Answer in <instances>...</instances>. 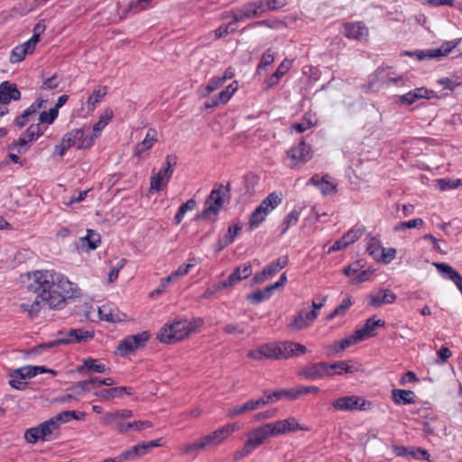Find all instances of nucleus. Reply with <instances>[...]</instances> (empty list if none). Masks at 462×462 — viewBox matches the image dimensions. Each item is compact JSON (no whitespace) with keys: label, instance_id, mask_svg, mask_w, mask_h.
Here are the masks:
<instances>
[{"label":"nucleus","instance_id":"36","mask_svg":"<svg viewBox=\"0 0 462 462\" xmlns=\"http://www.w3.org/2000/svg\"><path fill=\"white\" fill-rule=\"evenodd\" d=\"M252 273V264L247 262L238 266L229 276L226 286H235L243 279L249 277Z\"/></svg>","mask_w":462,"mask_h":462},{"label":"nucleus","instance_id":"29","mask_svg":"<svg viewBox=\"0 0 462 462\" xmlns=\"http://www.w3.org/2000/svg\"><path fill=\"white\" fill-rule=\"evenodd\" d=\"M109 370L110 369L106 367L105 364L92 357L83 359V365L78 368V372L81 374H88L90 372L104 374Z\"/></svg>","mask_w":462,"mask_h":462},{"label":"nucleus","instance_id":"26","mask_svg":"<svg viewBox=\"0 0 462 462\" xmlns=\"http://www.w3.org/2000/svg\"><path fill=\"white\" fill-rule=\"evenodd\" d=\"M309 183L316 186L324 196L334 192L337 187L336 181L328 175L316 174L311 177Z\"/></svg>","mask_w":462,"mask_h":462},{"label":"nucleus","instance_id":"59","mask_svg":"<svg viewBox=\"0 0 462 462\" xmlns=\"http://www.w3.org/2000/svg\"><path fill=\"white\" fill-rule=\"evenodd\" d=\"M352 305V301L350 298H346L342 300V302L331 312L327 316V320H331L335 317L338 315L344 314Z\"/></svg>","mask_w":462,"mask_h":462},{"label":"nucleus","instance_id":"25","mask_svg":"<svg viewBox=\"0 0 462 462\" xmlns=\"http://www.w3.org/2000/svg\"><path fill=\"white\" fill-rule=\"evenodd\" d=\"M442 278L450 280L457 287L462 289V276L449 264L445 263H433Z\"/></svg>","mask_w":462,"mask_h":462},{"label":"nucleus","instance_id":"1","mask_svg":"<svg viewBox=\"0 0 462 462\" xmlns=\"http://www.w3.org/2000/svg\"><path fill=\"white\" fill-rule=\"evenodd\" d=\"M204 324L201 318L191 319H176L171 324H165L157 334V339L161 343L172 344L189 337L196 332Z\"/></svg>","mask_w":462,"mask_h":462},{"label":"nucleus","instance_id":"57","mask_svg":"<svg viewBox=\"0 0 462 462\" xmlns=\"http://www.w3.org/2000/svg\"><path fill=\"white\" fill-rule=\"evenodd\" d=\"M40 124L31 125L23 134L30 141L37 140L43 134Z\"/></svg>","mask_w":462,"mask_h":462},{"label":"nucleus","instance_id":"42","mask_svg":"<svg viewBox=\"0 0 462 462\" xmlns=\"http://www.w3.org/2000/svg\"><path fill=\"white\" fill-rule=\"evenodd\" d=\"M114 113L111 109H106L99 117L98 121L94 125L91 134L97 139L99 137L103 129L107 125L113 118Z\"/></svg>","mask_w":462,"mask_h":462},{"label":"nucleus","instance_id":"56","mask_svg":"<svg viewBox=\"0 0 462 462\" xmlns=\"http://www.w3.org/2000/svg\"><path fill=\"white\" fill-rule=\"evenodd\" d=\"M254 411L253 409V403H251V401H247L243 405H236L232 408H230L227 411V415L231 418L236 417L238 415H241L243 413H245L247 411Z\"/></svg>","mask_w":462,"mask_h":462},{"label":"nucleus","instance_id":"20","mask_svg":"<svg viewBox=\"0 0 462 462\" xmlns=\"http://www.w3.org/2000/svg\"><path fill=\"white\" fill-rule=\"evenodd\" d=\"M278 343H268L248 352L247 356L254 360H278Z\"/></svg>","mask_w":462,"mask_h":462},{"label":"nucleus","instance_id":"44","mask_svg":"<svg viewBox=\"0 0 462 462\" xmlns=\"http://www.w3.org/2000/svg\"><path fill=\"white\" fill-rule=\"evenodd\" d=\"M206 448V444L203 441V438L201 437L200 439L183 446L181 448V452L187 455H196Z\"/></svg>","mask_w":462,"mask_h":462},{"label":"nucleus","instance_id":"5","mask_svg":"<svg viewBox=\"0 0 462 462\" xmlns=\"http://www.w3.org/2000/svg\"><path fill=\"white\" fill-rule=\"evenodd\" d=\"M281 202L282 196L280 194L276 192L270 193L252 213L249 221L250 227H257Z\"/></svg>","mask_w":462,"mask_h":462},{"label":"nucleus","instance_id":"64","mask_svg":"<svg viewBox=\"0 0 462 462\" xmlns=\"http://www.w3.org/2000/svg\"><path fill=\"white\" fill-rule=\"evenodd\" d=\"M395 257L396 249L393 247H383L378 262L387 264L390 263L393 260H394Z\"/></svg>","mask_w":462,"mask_h":462},{"label":"nucleus","instance_id":"37","mask_svg":"<svg viewBox=\"0 0 462 462\" xmlns=\"http://www.w3.org/2000/svg\"><path fill=\"white\" fill-rule=\"evenodd\" d=\"M35 49V45L30 41L16 46L11 52L9 60L12 63L22 61L28 53H32Z\"/></svg>","mask_w":462,"mask_h":462},{"label":"nucleus","instance_id":"60","mask_svg":"<svg viewBox=\"0 0 462 462\" xmlns=\"http://www.w3.org/2000/svg\"><path fill=\"white\" fill-rule=\"evenodd\" d=\"M365 265L362 260L356 261L349 264L347 267L344 268V273L349 277L352 281L354 280V276H356L363 269Z\"/></svg>","mask_w":462,"mask_h":462},{"label":"nucleus","instance_id":"46","mask_svg":"<svg viewBox=\"0 0 462 462\" xmlns=\"http://www.w3.org/2000/svg\"><path fill=\"white\" fill-rule=\"evenodd\" d=\"M273 291H255L246 296V300L253 304H259L269 300L273 295Z\"/></svg>","mask_w":462,"mask_h":462},{"label":"nucleus","instance_id":"12","mask_svg":"<svg viewBox=\"0 0 462 462\" xmlns=\"http://www.w3.org/2000/svg\"><path fill=\"white\" fill-rule=\"evenodd\" d=\"M461 39L457 38L452 41L444 42L439 48L416 51V59L423 60L426 59H438L448 55L459 43Z\"/></svg>","mask_w":462,"mask_h":462},{"label":"nucleus","instance_id":"15","mask_svg":"<svg viewBox=\"0 0 462 462\" xmlns=\"http://www.w3.org/2000/svg\"><path fill=\"white\" fill-rule=\"evenodd\" d=\"M57 336L59 337V342H61L62 345H69L90 340L94 337L95 333L84 328H72L67 333L59 331Z\"/></svg>","mask_w":462,"mask_h":462},{"label":"nucleus","instance_id":"9","mask_svg":"<svg viewBox=\"0 0 462 462\" xmlns=\"http://www.w3.org/2000/svg\"><path fill=\"white\" fill-rule=\"evenodd\" d=\"M291 161L290 167L296 168L307 163L313 156L311 147L304 141L291 146L286 152Z\"/></svg>","mask_w":462,"mask_h":462},{"label":"nucleus","instance_id":"10","mask_svg":"<svg viewBox=\"0 0 462 462\" xmlns=\"http://www.w3.org/2000/svg\"><path fill=\"white\" fill-rule=\"evenodd\" d=\"M134 413L131 410L121 409L112 412H107L102 417L105 425L111 427L114 430L120 434H125V427L127 420L132 418Z\"/></svg>","mask_w":462,"mask_h":462},{"label":"nucleus","instance_id":"24","mask_svg":"<svg viewBox=\"0 0 462 462\" xmlns=\"http://www.w3.org/2000/svg\"><path fill=\"white\" fill-rule=\"evenodd\" d=\"M238 88L237 81H233L224 90L213 97L210 101L205 104L206 108H213L221 104H226Z\"/></svg>","mask_w":462,"mask_h":462},{"label":"nucleus","instance_id":"47","mask_svg":"<svg viewBox=\"0 0 462 462\" xmlns=\"http://www.w3.org/2000/svg\"><path fill=\"white\" fill-rule=\"evenodd\" d=\"M98 316L101 320L113 323L120 321L118 314L114 313V311L108 306L106 305H103L98 308Z\"/></svg>","mask_w":462,"mask_h":462},{"label":"nucleus","instance_id":"34","mask_svg":"<svg viewBox=\"0 0 462 462\" xmlns=\"http://www.w3.org/2000/svg\"><path fill=\"white\" fill-rule=\"evenodd\" d=\"M171 178V176L170 171L160 169L159 171L152 175L150 179V190H162L166 187Z\"/></svg>","mask_w":462,"mask_h":462},{"label":"nucleus","instance_id":"2","mask_svg":"<svg viewBox=\"0 0 462 462\" xmlns=\"http://www.w3.org/2000/svg\"><path fill=\"white\" fill-rule=\"evenodd\" d=\"M21 283L27 289H65L72 283L61 273L53 270H37L22 274Z\"/></svg>","mask_w":462,"mask_h":462},{"label":"nucleus","instance_id":"41","mask_svg":"<svg viewBox=\"0 0 462 462\" xmlns=\"http://www.w3.org/2000/svg\"><path fill=\"white\" fill-rule=\"evenodd\" d=\"M157 142V132L154 129H149L144 139L136 145L135 154L140 155L148 151Z\"/></svg>","mask_w":462,"mask_h":462},{"label":"nucleus","instance_id":"48","mask_svg":"<svg viewBox=\"0 0 462 462\" xmlns=\"http://www.w3.org/2000/svg\"><path fill=\"white\" fill-rule=\"evenodd\" d=\"M196 207V201L193 199H188L185 203H183L180 208L175 215L174 220L177 225L180 224L182 221L185 214L188 211L193 210Z\"/></svg>","mask_w":462,"mask_h":462},{"label":"nucleus","instance_id":"6","mask_svg":"<svg viewBox=\"0 0 462 462\" xmlns=\"http://www.w3.org/2000/svg\"><path fill=\"white\" fill-rule=\"evenodd\" d=\"M327 297L315 298L312 300V310H300L289 324V328L292 331H300L308 328L318 317V310L321 309Z\"/></svg>","mask_w":462,"mask_h":462},{"label":"nucleus","instance_id":"43","mask_svg":"<svg viewBox=\"0 0 462 462\" xmlns=\"http://www.w3.org/2000/svg\"><path fill=\"white\" fill-rule=\"evenodd\" d=\"M194 266L193 263H186L181 266H180L176 271H174L171 275H169L167 278L164 279L162 285L163 287L171 284L173 281L177 280L180 277H182L186 275L189 269Z\"/></svg>","mask_w":462,"mask_h":462},{"label":"nucleus","instance_id":"11","mask_svg":"<svg viewBox=\"0 0 462 462\" xmlns=\"http://www.w3.org/2000/svg\"><path fill=\"white\" fill-rule=\"evenodd\" d=\"M299 376L308 381H318L327 376H333L327 362L313 363L303 366L298 373Z\"/></svg>","mask_w":462,"mask_h":462},{"label":"nucleus","instance_id":"28","mask_svg":"<svg viewBox=\"0 0 462 462\" xmlns=\"http://www.w3.org/2000/svg\"><path fill=\"white\" fill-rule=\"evenodd\" d=\"M344 34L348 39L360 41L368 35V29L361 22L347 23L344 25Z\"/></svg>","mask_w":462,"mask_h":462},{"label":"nucleus","instance_id":"62","mask_svg":"<svg viewBox=\"0 0 462 462\" xmlns=\"http://www.w3.org/2000/svg\"><path fill=\"white\" fill-rule=\"evenodd\" d=\"M422 225H423V220L421 218H414V219H411V220L406 221V222L398 223L394 226V230L399 232V231H402V230H404L406 228L420 227Z\"/></svg>","mask_w":462,"mask_h":462},{"label":"nucleus","instance_id":"61","mask_svg":"<svg viewBox=\"0 0 462 462\" xmlns=\"http://www.w3.org/2000/svg\"><path fill=\"white\" fill-rule=\"evenodd\" d=\"M57 108H51L49 111H43L39 116V123L51 125L58 117Z\"/></svg>","mask_w":462,"mask_h":462},{"label":"nucleus","instance_id":"31","mask_svg":"<svg viewBox=\"0 0 462 462\" xmlns=\"http://www.w3.org/2000/svg\"><path fill=\"white\" fill-rule=\"evenodd\" d=\"M124 394H133V389L127 386L112 387L102 389L95 393V395L102 400L108 401L114 398L122 397Z\"/></svg>","mask_w":462,"mask_h":462},{"label":"nucleus","instance_id":"58","mask_svg":"<svg viewBox=\"0 0 462 462\" xmlns=\"http://www.w3.org/2000/svg\"><path fill=\"white\" fill-rule=\"evenodd\" d=\"M352 305V301L350 298H346L342 300V302L331 312L327 316V320H331L335 317L338 315L344 314Z\"/></svg>","mask_w":462,"mask_h":462},{"label":"nucleus","instance_id":"3","mask_svg":"<svg viewBox=\"0 0 462 462\" xmlns=\"http://www.w3.org/2000/svg\"><path fill=\"white\" fill-rule=\"evenodd\" d=\"M59 426L52 417L36 427L30 428L24 432V439L28 443L34 444L38 440L51 441L59 435Z\"/></svg>","mask_w":462,"mask_h":462},{"label":"nucleus","instance_id":"38","mask_svg":"<svg viewBox=\"0 0 462 462\" xmlns=\"http://www.w3.org/2000/svg\"><path fill=\"white\" fill-rule=\"evenodd\" d=\"M44 306H46L44 300L38 294L32 304L23 303L19 306V309L23 312H27L31 319H34Z\"/></svg>","mask_w":462,"mask_h":462},{"label":"nucleus","instance_id":"49","mask_svg":"<svg viewBox=\"0 0 462 462\" xmlns=\"http://www.w3.org/2000/svg\"><path fill=\"white\" fill-rule=\"evenodd\" d=\"M10 377H19V379H31L34 377L32 365L22 366L9 372Z\"/></svg>","mask_w":462,"mask_h":462},{"label":"nucleus","instance_id":"32","mask_svg":"<svg viewBox=\"0 0 462 462\" xmlns=\"http://www.w3.org/2000/svg\"><path fill=\"white\" fill-rule=\"evenodd\" d=\"M100 243V236L92 229H88L87 236L79 238L78 248L83 252L95 250Z\"/></svg>","mask_w":462,"mask_h":462},{"label":"nucleus","instance_id":"8","mask_svg":"<svg viewBox=\"0 0 462 462\" xmlns=\"http://www.w3.org/2000/svg\"><path fill=\"white\" fill-rule=\"evenodd\" d=\"M332 407L342 411H366L371 409L372 402L356 395H347L336 399Z\"/></svg>","mask_w":462,"mask_h":462},{"label":"nucleus","instance_id":"55","mask_svg":"<svg viewBox=\"0 0 462 462\" xmlns=\"http://www.w3.org/2000/svg\"><path fill=\"white\" fill-rule=\"evenodd\" d=\"M300 213H301V208H295L285 217L284 223H283V225H285V227L283 229V232L287 231L291 226H293L297 224V222L300 218Z\"/></svg>","mask_w":462,"mask_h":462},{"label":"nucleus","instance_id":"63","mask_svg":"<svg viewBox=\"0 0 462 462\" xmlns=\"http://www.w3.org/2000/svg\"><path fill=\"white\" fill-rule=\"evenodd\" d=\"M362 235V232L360 229H350L348 232H346L341 238L346 243V246L354 244L356 241H357Z\"/></svg>","mask_w":462,"mask_h":462},{"label":"nucleus","instance_id":"33","mask_svg":"<svg viewBox=\"0 0 462 462\" xmlns=\"http://www.w3.org/2000/svg\"><path fill=\"white\" fill-rule=\"evenodd\" d=\"M230 16L233 18L234 23H237L245 19L257 17L259 14L254 2L249 3L241 8L233 10Z\"/></svg>","mask_w":462,"mask_h":462},{"label":"nucleus","instance_id":"13","mask_svg":"<svg viewBox=\"0 0 462 462\" xmlns=\"http://www.w3.org/2000/svg\"><path fill=\"white\" fill-rule=\"evenodd\" d=\"M65 294L60 293V291H41L40 297H42L45 304L50 309L61 310L65 306L66 299L78 297V291H63Z\"/></svg>","mask_w":462,"mask_h":462},{"label":"nucleus","instance_id":"22","mask_svg":"<svg viewBox=\"0 0 462 462\" xmlns=\"http://www.w3.org/2000/svg\"><path fill=\"white\" fill-rule=\"evenodd\" d=\"M272 423L277 436L297 430H309L307 426L300 424L294 417L276 420Z\"/></svg>","mask_w":462,"mask_h":462},{"label":"nucleus","instance_id":"52","mask_svg":"<svg viewBox=\"0 0 462 462\" xmlns=\"http://www.w3.org/2000/svg\"><path fill=\"white\" fill-rule=\"evenodd\" d=\"M383 248V246L381 245V243L374 238H372L367 245L368 254L377 262L381 256Z\"/></svg>","mask_w":462,"mask_h":462},{"label":"nucleus","instance_id":"40","mask_svg":"<svg viewBox=\"0 0 462 462\" xmlns=\"http://www.w3.org/2000/svg\"><path fill=\"white\" fill-rule=\"evenodd\" d=\"M73 134L77 137L76 140V147L79 150L87 149L92 146L96 138L94 135L90 134H87L84 129H75L72 130Z\"/></svg>","mask_w":462,"mask_h":462},{"label":"nucleus","instance_id":"14","mask_svg":"<svg viewBox=\"0 0 462 462\" xmlns=\"http://www.w3.org/2000/svg\"><path fill=\"white\" fill-rule=\"evenodd\" d=\"M239 430V426L236 423H227L210 434L203 436V441L206 447H215L223 443L229 436H231L236 430Z\"/></svg>","mask_w":462,"mask_h":462},{"label":"nucleus","instance_id":"39","mask_svg":"<svg viewBox=\"0 0 462 462\" xmlns=\"http://www.w3.org/2000/svg\"><path fill=\"white\" fill-rule=\"evenodd\" d=\"M329 369L335 374H354L360 370L359 365H355L352 361H337L331 365H329Z\"/></svg>","mask_w":462,"mask_h":462},{"label":"nucleus","instance_id":"23","mask_svg":"<svg viewBox=\"0 0 462 462\" xmlns=\"http://www.w3.org/2000/svg\"><path fill=\"white\" fill-rule=\"evenodd\" d=\"M238 88L237 81H233L224 90L213 97L210 101L205 104L206 108H213L221 104H226Z\"/></svg>","mask_w":462,"mask_h":462},{"label":"nucleus","instance_id":"7","mask_svg":"<svg viewBox=\"0 0 462 462\" xmlns=\"http://www.w3.org/2000/svg\"><path fill=\"white\" fill-rule=\"evenodd\" d=\"M226 191V189L221 185L210 192L205 202V208L202 213L203 217L210 218L219 213L223 208Z\"/></svg>","mask_w":462,"mask_h":462},{"label":"nucleus","instance_id":"21","mask_svg":"<svg viewBox=\"0 0 462 462\" xmlns=\"http://www.w3.org/2000/svg\"><path fill=\"white\" fill-rule=\"evenodd\" d=\"M385 321L383 319H376L375 317H371L365 320V325L355 331L359 341H364L374 337L376 328L384 327Z\"/></svg>","mask_w":462,"mask_h":462},{"label":"nucleus","instance_id":"50","mask_svg":"<svg viewBox=\"0 0 462 462\" xmlns=\"http://www.w3.org/2000/svg\"><path fill=\"white\" fill-rule=\"evenodd\" d=\"M30 143L31 142L22 134L19 139L12 143L9 149L12 151H15L20 154H23L28 151L30 147Z\"/></svg>","mask_w":462,"mask_h":462},{"label":"nucleus","instance_id":"30","mask_svg":"<svg viewBox=\"0 0 462 462\" xmlns=\"http://www.w3.org/2000/svg\"><path fill=\"white\" fill-rule=\"evenodd\" d=\"M21 97V92L16 85L7 81L0 85V103L8 104L11 100H18Z\"/></svg>","mask_w":462,"mask_h":462},{"label":"nucleus","instance_id":"51","mask_svg":"<svg viewBox=\"0 0 462 462\" xmlns=\"http://www.w3.org/2000/svg\"><path fill=\"white\" fill-rule=\"evenodd\" d=\"M275 60L274 52L270 49L262 54L260 63L257 66V73L261 74L266 67L270 66Z\"/></svg>","mask_w":462,"mask_h":462},{"label":"nucleus","instance_id":"16","mask_svg":"<svg viewBox=\"0 0 462 462\" xmlns=\"http://www.w3.org/2000/svg\"><path fill=\"white\" fill-rule=\"evenodd\" d=\"M277 436L273 426V423H266L263 426H260L248 433V439L246 442L251 446L254 449L262 445L269 437Z\"/></svg>","mask_w":462,"mask_h":462},{"label":"nucleus","instance_id":"17","mask_svg":"<svg viewBox=\"0 0 462 462\" xmlns=\"http://www.w3.org/2000/svg\"><path fill=\"white\" fill-rule=\"evenodd\" d=\"M438 96L431 89H428L426 88H417L413 90L409 91L408 93L402 95L398 97V102L401 105H411L417 102L420 99H431L437 97Z\"/></svg>","mask_w":462,"mask_h":462},{"label":"nucleus","instance_id":"27","mask_svg":"<svg viewBox=\"0 0 462 462\" xmlns=\"http://www.w3.org/2000/svg\"><path fill=\"white\" fill-rule=\"evenodd\" d=\"M395 299L396 296L392 291H380L377 294H368L365 297L368 305L374 309L384 304H391Z\"/></svg>","mask_w":462,"mask_h":462},{"label":"nucleus","instance_id":"4","mask_svg":"<svg viewBox=\"0 0 462 462\" xmlns=\"http://www.w3.org/2000/svg\"><path fill=\"white\" fill-rule=\"evenodd\" d=\"M150 337L151 333L147 330L127 336L118 342L116 353L121 357L133 355L135 351L143 348Z\"/></svg>","mask_w":462,"mask_h":462},{"label":"nucleus","instance_id":"53","mask_svg":"<svg viewBox=\"0 0 462 462\" xmlns=\"http://www.w3.org/2000/svg\"><path fill=\"white\" fill-rule=\"evenodd\" d=\"M106 88H100L98 89H96L88 98L87 104L90 107V109H94L96 105L98 104L101 99L106 96Z\"/></svg>","mask_w":462,"mask_h":462},{"label":"nucleus","instance_id":"19","mask_svg":"<svg viewBox=\"0 0 462 462\" xmlns=\"http://www.w3.org/2000/svg\"><path fill=\"white\" fill-rule=\"evenodd\" d=\"M287 263V256H282L278 258L275 262L267 265L262 272L255 273V275L254 276V281L256 283H262L267 281L274 274H276L278 272H280L284 266H286Z\"/></svg>","mask_w":462,"mask_h":462},{"label":"nucleus","instance_id":"35","mask_svg":"<svg viewBox=\"0 0 462 462\" xmlns=\"http://www.w3.org/2000/svg\"><path fill=\"white\" fill-rule=\"evenodd\" d=\"M416 394L411 390L393 389L392 400L396 405H407L415 402Z\"/></svg>","mask_w":462,"mask_h":462},{"label":"nucleus","instance_id":"45","mask_svg":"<svg viewBox=\"0 0 462 462\" xmlns=\"http://www.w3.org/2000/svg\"><path fill=\"white\" fill-rule=\"evenodd\" d=\"M152 426L150 420H133L127 421L125 427V434L130 431H142L145 429H149Z\"/></svg>","mask_w":462,"mask_h":462},{"label":"nucleus","instance_id":"18","mask_svg":"<svg viewBox=\"0 0 462 462\" xmlns=\"http://www.w3.org/2000/svg\"><path fill=\"white\" fill-rule=\"evenodd\" d=\"M277 350L278 360L299 356L304 355L307 352L305 346L291 341L279 342Z\"/></svg>","mask_w":462,"mask_h":462},{"label":"nucleus","instance_id":"54","mask_svg":"<svg viewBox=\"0 0 462 462\" xmlns=\"http://www.w3.org/2000/svg\"><path fill=\"white\" fill-rule=\"evenodd\" d=\"M461 184H462V181L459 179H456V180L439 179L437 180V187L441 191L457 189Z\"/></svg>","mask_w":462,"mask_h":462}]
</instances>
